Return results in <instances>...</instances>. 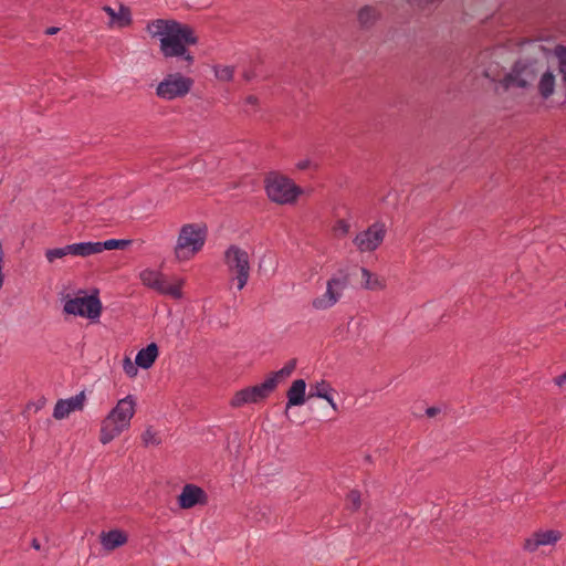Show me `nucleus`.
Masks as SVG:
<instances>
[{
    "instance_id": "1",
    "label": "nucleus",
    "mask_w": 566,
    "mask_h": 566,
    "mask_svg": "<svg viewBox=\"0 0 566 566\" xmlns=\"http://www.w3.org/2000/svg\"><path fill=\"white\" fill-rule=\"evenodd\" d=\"M153 40L159 41V52L164 59H178L186 69L195 64V56L189 46L197 45L199 38L195 29L175 19H154L145 28Z\"/></svg>"
},
{
    "instance_id": "2",
    "label": "nucleus",
    "mask_w": 566,
    "mask_h": 566,
    "mask_svg": "<svg viewBox=\"0 0 566 566\" xmlns=\"http://www.w3.org/2000/svg\"><path fill=\"white\" fill-rule=\"evenodd\" d=\"M136 406L137 400L134 395H127L116 402L115 407L102 420L99 430V442L102 444H108L130 428Z\"/></svg>"
},
{
    "instance_id": "3",
    "label": "nucleus",
    "mask_w": 566,
    "mask_h": 566,
    "mask_svg": "<svg viewBox=\"0 0 566 566\" xmlns=\"http://www.w3.org/2000/svg\"><path fill=\"white\" fill-rule=\"evenodd\" d=\"M207 227L202 223H187L180 230L174 248L177 260L188 261L200 252L207 240Z\"/></svg>"
},
{
    "instance_id": "4",
    "label": "nucleus",
    "mask_w": 566,
    "mask_h": 566,
    "mask_svg": "<svg viewBox=\"0 0 566 566\" xmlns=\"http://www.w3.org/2000/svg\"><path fill=\"white\" fill-rule=\"evenodd\" d=\"M268 198L277 205H294L303 193V189L291 178L272 171L264 179Z\"/></svg>"
},
{
    "instance_id": "5",
    "label": "nucleus",
    "mask_w": 566,
    "mask_h": 566,
    "mask_svg": "<svg viewBox=\"0 0 566 566\" xmlns=\"http://www.w3.org/2000/svg\"><path fill=\"white\" fill-rule=\"evenodd\" d=\"M195 81L179 72L168 73L156 86V96L164 101H174L187 96Z\"/></svg>"
},
{
    "instance_id": "6",
    "label": "nucleus",
    "mask_w": 566,
    "mask_h": 566,
    "mask_svg": "<svg viewBox=\"0 0 566 566\" xmlns=\"http://www.w3.org/2000/svg\"><path fill=\"white\" fill-rule=\"evenodd\" d=\"M224 263L228 271L234 274L237 289L241 291L247 285L250 277V258L245 250L232 244L224 252Z\"/></svg>"
},
{
    "instance_id": "7",
    "label": "nucleus",
    "mask_w": 566,
    "mask_h": 566,
    "mask_svg": "<svg viewBox=\"0 0 566 566\" xmlns=\"http://www.w3.org/2000/svg\"><path fill=\"white\" fill-rule=\"evenodd\" d=\"M348 285V273L343 270L338 271L327 281L325 293L312 301V307L317 311L333 307L340 300Z\"/></svg>"
},
{
    "instance_id": "8",
    "label": "nucleus",
    "mask_w": 566,
    "mask_h": 566,
    "mask_svg": "<svg viewBox=\"0 0 566 566\" xmlns=\"http://www.w3.org/2000/svg\"><path fill=\"white\" fill-rule=\"evenodd\" d=\"M64 312L97 322L102 313V303L96 295L70 297L64 303Z\"/></svg>"
},
{
    "instance_id": "9",
    "label": "nucleus",
    "mask_w": 566,
    "mask_h": 566,
    "mask_svg": "<svg viewBox=\"0 0 566 566\" xmlns=\"http://www.w3.org/2000/svg\"><path fill=\"white\" fill-rule=\"evenodd\" d=\"M139 276L145 286L153 289L163 295L171 296L175 300H180L182 297V280L169 283L163 273L150 269L144 270Z\"/></svg>"
},
{
    "instance_id": "10",
    "label": "nucleus",
    "mask_w": 566,
    "mask_h": 566,
    "mask_svg": "<svg viewBox=\"0 0 566 566\" xmlns=\"http://www.w3.org/2000/svg\"><path fill=\"white\" fill-rule=\"evenodd\" d=\"M537 75L536 63L533 61H518L515 63L512 72L506 74L501 81V85L509 90L511 87L526 88L535 80Z\"/></svg>"
},
{
    "instance_id": "11",
    "label": "nucleus",
    "mask_w": 566,
    "mask_h": 566,
    "mask_svg": "<svg viewBox=\"0 0 566 566\" xmlns=\"http://www.w3.org/2000/svg\"><path fill=\"white\" fill-rule=\"evenodd\" d=\"M275 389L273 379H265L263 382L243 388L234 394L230 405L233 408H240L244 405L259 403L265 400Z\"/></svg>"
},
{
    "instance_id": "12",
    "label": "nucleus",
    "mask_w": 566,
    "mask_h": 566,
    "mask_svg": "<svg viewBox=\"0 0 566 566\" xmlns=\"http://www.w3.org/2000/svg\"><path fill=\"white\" fill-rule=\"evenodd\" d=\"M385 235V224L376 222L368 227L366 230L359 232L354 238V244L360 252H373L381 244Z\"/></svg>"
},
{
    "instance_id": "13",
    "label": "nucleus",
    "mask_w": 566,
    "mask_h": 566,
    "mask_svg": "<svg viewBox=\"0 0 566 566\" xmlns=\"http://www.w3.org/2000/svg\"><path fill=\"white\" fill-rule=\"evenodd\" d=\"M560 538L562 533L557 530H538L524 539L523 549L535 553L542 546H554Z\"/></svg>"
},
{
    "instance_id": "14",
    "label": "nucleus",
    "mask_w": 566,
    "mask_h": 566,
    "mask_svg": "<svg viewBox=\"0 0 566 566\" xmlns=\"http://www.w3.org/2000/svg\"><path fill=\"white\" fill-rule=\"evenodd\" d=\"M208 495L205 490L196 484H186L178 496V504L181 509L188 510L196 505H206Z\"/></svg>"
},
{
    "instance_id": "15",
    "label": "nucleus",
    "mask_w": 566,
    "mask_h": 566,
    "mask_svg": "<svg viewBox=\"0 0 566 566\" xmlns=\"http://www.w3.org/2000/svg\"><path fill=\"white\" fill-rule=\"evenodd\" d=\"M85 399L86 397L84 391L66 399H59L53 409V417L56 420H62L69 417L73 411L83 410Z\"/></svg>"
},
{
    "instance_id": "16",
    "label": "nucleus",
    "mask_w": 566,
    "mask_h": 566,
    "mask_svg": "<svg viewBox=\"0 0 566 566\" xmlns=\"http://www.w3.org/2000/svg\"><path fill=\"white\" fill-rule=\"evenodd\" d=\"M128 541L127 534L122 530H111L108 532H102L99 535V542L103 548L107 552H112Z\"/></svg>"
},
{
    "instance_id": "17",
    "label": "nucleus",
    "mask_w": 566,
    "mask_h": 566,
    "mask_svg": "<svg viewBox=\"0 0 566 566\" xmlns=\"http://www.w3.org/2000/svg\"><path fill=\"white\" fill-rule=\"evenodd\" d=\"M103 11L111 18V27L116 24L119 28H126L133 22L130 9L124 4L119 6L118 11H115L109 6H104Z\"/></svg>"
},
{
    "instance_id": "18",
    "label": "nucleus",
    "mask_w": 566,
    "mask_h": 566,
    "mask_svg": "<svg viewBox=\"0 0 566 566\" xmlns=\"http://www.w3.org/2000/svg\"><path fill=\"white\" fill-rule=\"evenodd\" d=\"M306 382L304 379H296L287 390L286 409L293 406H301L305 402ZM287 412V410H285Z\"/></svg>"
},
{
    "instance_id": "19",
    "label": "nucleus",
    "mask_w": 566,
    "mask_h": 566,
    "mask_svg": "<svg viewBox=\"0 0 566 566\" xmlns=\"http://www.w3.org/2000/svg\"><path fill=\"white\" fill-rule=\"evenodd\" d=\"M159 349L156 343L148 344L145 348L138 350L135 357V364L139 368L149 369L158 358Z\"/></svg>"
},
{
    "instance_id": "20",
    "label": "nucleus",
    "mask_w": 566,
    "mask_h": 566,
    "mask_svg": "<svg viewBox=\"0 0 566 566\" xmlns=\"http://www.w3.org/2000/svg\"><path fill=\"white\" fill-rule=\"evenodd\" d=\"M555 84H556V80H555L554 73L549 70L545 71L541 75V78L538 82L539 95L544 99H547L548 97H551L555 92Z\"/></svg>"
},
{
    "instance_id": "21",
    "label": "nucleus",
    "mask_w": 566,
    "mask_h": 566,
    "mask_svg": "<svg viewBox=\"0 0 566 566\" xmlns=\"http://www.w3.org/2000/svg\"><path fill=\"white\" fill-rule=\"evenodd\" d=\"M132 243L130 240L124 239H109L103 242H93L95 254L103 252L104 250L125 249Z\"/></svg>"
},
{
    "instance_id": "22",
    "label": "nucleus",
    "mask_w": 566,
    "mask_h": 566,
    "mask_svg": "<svg viewBox=\"0 0 566 566\" xmlns=\"http://www.w3.org/2000/svg\"><path fill=\"white\" fill-rule=\"evenodd\" d=\"M65 247L69 255L88 256L95 254L93 242H77Z\"/></svg>"
},
{
    "instance_id": "23",
    "label": "nucleus",
    "mask_w": 566,
    "mask_h": 566,
    "mask_svg": "<svg viewBox=\"0 0 566 566\" xmlns=\"http://www.w3.org/2000/svg\"><path fill=\"white\" fill-rule=\"evenodd\" d=\"M379 18V13L373 7L366 6L361 8L358 12V21L361 27L369 28L371 27Z\"/></svg>"
},
{
    "instance_id": "24",
    "label": "nucleus",
    "mask_w": 566,
    "mask_h": 566,
    "mask_svg": "<svg viewBox=\"0 0 566 566\" xmlns=\"http://www.w3.org/2000/svg\"><path fill=\"white\" fill-rule=\"evenodd\" d=\"M334 389L331 384L326 380L317 381L315 385L311 386L308 398L317 397V398H327V394H333Z\"/></svg>"
},
{
    "instance_id": "25",
    "label": "nucleus",
    "mask_w": 566,
    "mask_h": 566,
    "mask_svg": "<svg viewBox=\"0 0 566 566\" xmlns=\"http://www.w3.org/2000/svg\"><path fill=\"white\" fill-rule=\"evenodd\" d=\"M296 367V360H289L280 370L272 373L266 379H273L275 387L277 386L280 379L289 377Z\"/></svg>"
},
{
    "instance_id": "26",
    "label": "nucleus",
    "mask_w": 566,
    "mask_h": 566,
    "mask_svg": "<svg viewBox=\"0 0 566 566\" xmlns=\"http://www.w3.org/2000/svg\"><path fill=\"white\" fill-rule=\"evenodd\" d=\"M142 441L145 447L159 446L161 443V439L153 427H147L145 429L142 434Z\"/></svg>"
},
{
    "instance_id": "27",
    "label": "nucleus",
    "mask_w": 566,
    "mask_h": 566,
    "mask_svg": "<svg viewBox=\"0 0 566 566\" xmlns=\"http://www.w3.org/2000/svg\"><path fill=\"white\" fill-rule=\"evenodd\" d=\"M349 230L350 224L345 219L337 220L332 228L334 235L339 239L346 237L349 233Z\"/></svg>"
},
{
    "instance_id": "28",
    "label": "nucleus",
    "mask_w": 566,
    "mask_h": 566,
    "mask_svg": "<svg viewBox=\"0 0 566 566\" xmlns=\"http://www.w3.org/2000/svg\"><path fill=\"white\" fill-rule=\"evenodd\" d=\"M214 76L224 82H230L233 78L234 70L232 66H216L213 69Z\"/></svg>"
},
{
    "instance_id": "29",
    "label": "nucleus",
    "mask_w": 566,
    "mask_h": 566,
    "mask_svg": "<svg viewBox=\"0 0 566 566\" xmlns=\"http://www.w3.org/2000/svg\"><path fill=\"white\" fill-rule=\"evenodd\" d=\"M361 276L364 279V286L368 290H375V289H378V287H381L379 281L377 277H374L373 273L363 268L361 269Z\"/></svg>"
},
{
    "instance_id": "30",
    "label": "nucleus",
    "mask_w": 566,
    "mask_h": 566,
    "mask_svg": "<svg viewBox=\"0 0 566 566\" xmlns=\"http://www.w3.org/2000/svg\"><path fill=\"white\" fill-rule=\"evenodd\" d=\"M66 255L69 254L65 245L61 248L48 249L45 251V258L50 263L54 262L56 259H62Z\"/></svg>"
},
{
    "instance_id": "31",
    "label": "nucleus",
    "mask_w": 566,
    "mask_h": 566,
    "mask_svg": "<svg viewBox=\"0 0 566 566\" xmlns=\"http://www.w3.org/2000/svg\"><path fill=\"white\" fill-rule=\"evenodd\" d=\"M123 370L128 378H135L138 374V366L130 357L126 356L123 359Z\"/></svg>"
},
{
    "instance_id": "32",
    "label": "nucleus",
    "mask_w": 566,
    "mask_h": 566,
    "mask_svg": "<svg viewBox=\"0 0 566 566\" xmlns=\"http://www.w3.org/2000/svg\"><path fill=\"white\" fill-rule=\"evenodd\" d=\"M348 500L352 503L354 510H358L360 507V493L358 491H350L348 494Z\"/></svg>"
},
{
    "instance_id": "33",
    "label": "nucleus",
    "mask_w": 566,
    "mask_h": 566,
    "mask_svg": "<svg viewBox=\"0 0 566 566\" xmlns=\"http://www.w3.org/2000/svg\"><path fill=\"white\" fill-rule=\"evenodd\" d=\"M244 104L248 107L245 109L247 112H249V111L255 112L256 107H258V104H259V99L254 95H249V96L245 97Z\"/></svg>"
},
{
    "instance_id": "34",
    "label": "nucleus",
    "mask_w": 566,
    "mask_h": 566,
    "mask_svg": "<svg viewBox=\"0 0 566 566\" xmlns=\"http://www.w3.org/2000/svg\"><path fill=\"white\" fill-rule=\"evenodd\" d=\"M554 382L562 389H566V373L554 378Z\"/></svg>"
},
{
    "instance_id": "35",
    "label": "nucleus",
    "mask_w": 566,
    "mask_h": 566,
    "mask_svg": "<svg viewBox=\"0 0 566 566\" xmlns=\"http://www.w3.org/2000/svg\"><path fill=\"white\" fill-rule=\"evenodd\" d=\"M311 166V161L308 159H303L296 163V168L298 170H305Z\"/></svg>"
},
{
    "instance_id": "36",
    "label": "nucleus",
    "mask_w": 566,
    "mask_h": 566,
    "mask_svg": "<svg viewBox=\"0 0 566 566\" xmlns=\"http://www.w3.org/2000/svg\"><path fill=\"white\" fill-rule=\"evenodd\" d=\"M30 544H31V547H32L33 549H35V551H42V544H41V542H40L36 537H33V538L31 539V543H30Z\"/></svg>"
},
{
    "instance_id": "37",
    "label": "nucleus",
    "mask_w": 566,
    "mask_h": 566,
    "mask_svg": "<svg viewBox=\"0 0 566 566\" xmlns=\"http://www.w3.org/2000/svg\"><path fill=\"white\" fill-rule=\"evenodd\" d=\"M328 403L329 406L335 410L337 411L338 407H337V403L335 402L334 398H333V395L332 394H327V398H324Z\"/></svg>"
},
{
    "instance_id": "38",
    "label": "nucleus",
    "mask_w": 566,
    "mask_h": 566,
    "mask_svg": "<svg viewBox=\"0 0 566 566\" xmlns=\"http://www.w3.org/2000/svg\"><path fill=\"white\" fill-rule=\"evenodd\" d=\"M439 409L438 408H434V407H430L426 410V413L429 416V417H433L438 413Z\"/></svg>"
},
{
    "instance_id": "39",
    "label": "nucleus",
    "mask_w": 566,
    "mask_h": 566,
    "mask_svg": "<svg viewBox=\"0 0 566 566\" xmlns=\"http://www.w3.org/2000/svg\"><path fill=\"white\" fill-rule=\"evenodd\" d=\"M57 32H59V28H56V27H50V28H48V29H46V31H45V33H46L48 35H53V34H55V33H57Z\"/></svg>"
}]
</instances>
